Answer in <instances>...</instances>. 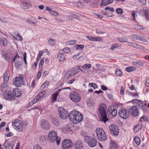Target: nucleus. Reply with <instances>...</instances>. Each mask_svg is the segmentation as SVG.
I'll return each instance as SVG.
<instances>
[{"label":"nucleus","mask_w":149,"mask_h":149,"mask_svg":"<svg viewBox=\"0 0 149 149\" xmlns=\"http://www.w3.org/2000/svg\"><path fill=\"white\" fill-rule=\"evenodd\" d=\"M68 118L72 122L74 123L81 122L83 119L81 114L78 111L73 110L68 115Z\"/></svg>","instance_id":"obj_1"},{"label":"nucleus","mask_w":149,"mask_h":149,"mask_svg":"<svg viewBox=\"0 0 149 149\" xmlns=\"http://www.w3.org/2000/svg\"><path fill=\"white\" fill-rule=\"evenodd\" d=\"M106 110L107 107L104 104L101 103L99 105L98 111L100 115V120L105 123L108 120L106 113Z\"/></svg>","instance_id":"obj_2"},{"label":"nucleus","mask_w":149,"mask_h":149,"mask_svg":"<svg viewBox=\"0 0 149 149\" xmlns=\"http://www.w3.org/2000/svg\"><path fill=\"white\" fill-rule=\"evenodd\" d=\"M48 139L50 142H56L57 145L60 144L61 138L58 136L56 132L54 130L51 131L48 134Z\"/></svg>","instance_id":"obj_3"},{"label":"nucleus","mask_w":149,"mask_h":149,"mask_svg":"<svg viewBox=\"0 0 149 149\" xmlns=\"http://www.w3.org/2000/svg\"><path fill=\"white\" fill-rule=\"evenodd\" d=\"M97 136L99 140L104 141L106 140L107 136L105 132L101 128H97L96 130Z\"/></svg>","instance_id":"obj_4"},{"label":"nucleus","mask_w":149,"mask_h":149,"mask_svg":"<svg viewBox=\"0 0 149 149\" xmlns=\"http://www.w3.org/2000/svg\"><path fill=\"white\" fill-rule=\"evenodd\" d=\"M70 99L73 102H78L81 100V97L79 94L75 91H72L69 94Z\"/></svg>","instance_id":"obj_5"},{"label":"nucleus","mask_w":149,"mask_h":149,"mask_svg":"<svg viewBox=\"0 0 149 149\" xmlns=\"http://www.w3.org/2000/svg\"><path fill=\"white\" fill-rule=\"evenodd\" d=\"M13 126H14L15 128L19 132L22 131L23 128V124L19 120H16L12 122Z\"/></svg>","instance_id":"obj_6"},{"label":"nucleus","mask_w":149,"mask_h":149,"mask_svg":"<svg viewBox=\"0 0 149 149\" xmlns=\"http://www.w3.org/2000/svg\"><path fill=\"white\" fill-rule=\"evenodd\" d=\"M133 102L134 103H136V105L138 106L140 109H141L143 112H145L146 111L147 109L146 104V103H143V101L136 99L133 100Z\"/></svg>","instance_id":"obj_7"},{"label":"nucleus","mask_w":149,"mask_h":149,"mask_svg":"<svg viewBox=\"0 0 149 149\" xmlns=\"http://www.w3.org/2000/svg\"><path fill=\"white\" fill-rule=\"evenodd\" d=\"M111 134L114 136H117L118 134L119 130L117 125L114 124H111L109 126Z\"/></svg>","instance_id":"obj_8"},{"label":"nucleus","mask_w":149,"mask_h":149,"mask_svg":"<svg viewBox=\"0 0 149 149\" xmlns=\"http://www.w3.org/2000/svg\"><path fill=\"white\" fill-rule=\"evenodd\" d=\"M107 113L110 118H114L117 113V111L116 109V107L113 106H111L109 107Z\"/></svg>","instance_id":"obj_9"},{"label":"nucleus","mask_w":149,"mask_h":149,"mask_svg":"<svg viewBox=\"0 0 149 149\" xmlns=\"http://www.w3.org/2000/svg\"><path fill=\"white\" fill-rule=\"evenodd\" d=\"M58 111L60 118L65 119L68 117L67 112L63 107H60L59 108Z\"/></svg>","instance_id":"obj_10"},{"label":"nucleus","mask_w":149,"mask_h":149,"mask_svg":"<svg viewBox=\"0 0 149 149\" xmlns=\"http://www.w3.org/2000/svg\"><path fill=\"white\" fill-rule=\"evenodd\" d=\"M73 145L71 141L68 139H65L62 142V146L63 149L70 148Z\"/></svg>","instance_id":"obj_11"},{"label":"nucleus","mask_w":149,"mask_h":149,"mask_svg":"<svg viewBox=\"0 0 149 149\" xmlns=\"http://www.w3.org/2000/svg\"><path fill=\"white\" fill-rule=\"evenodd\" d=\"M23 83V77H17L13 81V84L16 87L20 86Z\"/></svg>","instance_id":"obj_12"},{"label":"nucleus","mask_w":149,"mask_h":149,"mask_svg":"<svg viewBox=\"0 0 149 149\" xmlns=\"http://www.w3.org/2000/svg\"><path fill=\"white\" fill-rule=\"evenodd\" d=\"M119 116L123 119H127L129 117V113L127 110L121 109L119 110Z\"/></svg>","instance_id":"obj_13"},{"label":"nucleus","mask_w":149,"mask_h":149,"mask_svg":"<svg viewBox=\"0 0 149 149\" xmlns=\"http://www.w3.org/2000/svg\"><path fill=\"white\" fill-rule=\"evenodd\" d=\"M12 92L11 91H6L4 93V98L6 100H13V95L12 94Z\"/></svg>","instance_id":"obj_14"},{"label":"nucleus","mask_w":149,"mask_h":149,"mask_svg":"<svg viewBox=\"0 0 149 149\" xmlns=\"http://www.w3.org/2000/svg\"><path fill=\"white\" fill-rule=\"evenodd\" d=\"M130 113L134 116H137L139 114V112L136 106L132 107L129 109Z\"/></svg>","instance_id":"obj_15"},{"label":"nucleus","mask_w":149,"mask_h":149,"mask_svg":"<svg viewBox=\"0 0 149 149\" xmlns=\"http://www.w3.org/2000/svg\"><path fill=\"white\" fill-rule=\"evenodd\" d=\"M139 14L140 15L146 16V19L149 21V9L141 10Z\"/></svg>","instance_id":"obj_16"},{"label":"nucleus","mask_w":149,"mask_h":149,"mask_svg":"<svg viewBox=\"0 0 149 149\" xmlns=\"http://www.w3.org/2000/svg\"><path fill=\"white\" fill-rule=\"evenodd\" d=\"M87 143L89 146L93 147L96 146L97 141L95 138L89 137V139Z\"/></svg>","instance_id":"obj_17"},{"label":"nucleus","mask_w":149,"mask_h":149,"mask_svg":"<svg viewBox=\"0 0 149 149\" xmlns=\"http://www.w3.org/2000/svg\"><path fill=\"white\" fill-rule=\"evenodd\" d=\"M83 143L80 141L77 140L74 144V146L75 149H82Z\"/></svg>","instance_id":"obj_18"},{"label":"nucleus","mask_w":149,"mask_h":149,"mask_svg":"<svg viewBox=\"0 0 149 149\" xmlns=\"http://www.w3.org/2000/svg\"><path fill=\"white\" fill-rule=\"evenodd\" d=\"M64 54L61 52V51L58 54L57 58L59 61L62 62H64L65 61V56Z\"/></svg>","instance_id":"obj_19"},{"label":"nucleus","mask_w":149,"mask_h":149,"mask_svg":"<svg viewBox=\"0 0 149 149\" xmlns=\"http://www.w3.org/2000/svg\"><path fill=\"white\" fill-rule=\"evenodd\" d=\"M41 126L42 128L45 130L49 129L50 127L48 122L47 121H42L41 123Z\"/></svg>","instance_id":"obj_20"},{"label":"nucleus","mask_w":149,"mask_h":149,"mask_svg":"<svg viewBox=\"0 0 149 149\" xmlns=\"http://www.w3.org/2000/svg\"><path fill=\"white\" fill-rule=\"evenodd\" d=\"M113 1V0H102V2L100 4V6H107L112 3Z\"/></svg>","instance_id":"obj_21"},{"label":"nucleus","mask_w":149,"mask_h":149,"mask_svg":"<svg viewBox=\"0 0 149 149\" xmlns=\"http://www.w3.org/2000/svg\"><path fill=\"white\" fill-rule=\"evenodd\" d=\"M3 146L6 149H13V146L10 145V143L8 141L6 140L3 145Z\"/></svg>","instance_id":"obj_22"},{"label":"nucleus","mask_w":149,"mask_h":149,"mask_svg":"<svg viewBox=\"0 0 149 149\" xmlns=\"http://www.w3.org/2000/svg\"><path fill=\"white\" fill-rule=\"evenodd\" d=\"M8 41L7 39L5 38H2L1 39L0 43L1 45L4 46L7 45V44Z\"/></svg>","instance_id":"obj_23"},{"label":"nucleus","mask_w":149,"mask_h":149,"mask_svg":"<svg viewBox=\"0 0 149 149\" xmlns=\"http://www.w3.org/2000/svg\"><path fill=\"white\" fill-rule=\"evenodd\" d=\"M10 76V74L9 72L7 71L4 76L3 79L5 83H6L8 81L9 79V78Z\"/></svg>","instance_id":"obj_24"},{"label":"nucleus","mask_w":149,"mask_h":149,"mask_svg":"<svg viewBox=\"0 0 149 149\" xmlns=\"http://www.w3.org/2000/svg\"><path fill=\"white\" fill-rule=\"evenodd\" d=\"M136 39H135L136 40H140L144 42H148L147 40L143 36L136 35Z\"/></svg>","instance_id":"obj_25"},{"label":"nucleus","mask_w":149,"mask_h":149,"mask_svg":"<svg viewBox=\"0 0 149 149\" xmlns=\"http://www.w3.org/2000/svg\"><path fill=\"white\" fill-rule=\"evenodd\" d=\"M78 68H75L72 69L71 71L73 74L78 73L80 71L79 66H77Z\"/></svg>","instance_id":"obj_26"},{"label":"nucleus","mask_w":149,"mask_h":149,"mask_svg":"<svg viewBox=\"0 0 149 149\" xmlns=\"http://www.w3.org/2000/svg\"><path fill=\"white\" fill-rule=\"evenodd\" d=\"M52 122L54 125L55 126H58L60 124L59 120L56 118L52 119Z\"/></svg>","instance_id":"obj_27"},{"label":"nucleus","mask_w":149,"mask_h":149,"mask_svg":"<svg viewBox=\"0 0 149 149\" xmlns=\"http://www.w3.org/2000/svg\"><path fill=\"white\" fill-rule=\"evenodd\" d=\"M74 75L72 73L71 71L68 72L64 76V77L65 78L68 79L70 77Z\"/></svg>","instance_id":"obj_28"},{"label":"nucleus","mask_w":149,"mask_h":149,"mask_svg":"<svg viewBox=\"0 0 149 149\" xmlns=\"http://www.w3.org/2000/svg\"><path fill=\"white\" fill-rule=\"evenodd\" d=\"M110 147L113 149H116L118 147V146L116 143L114 141H111L110 142Z\"/></svg>","instance_id":"obj_29"},{"label":"nucleus","mask_w":149,"mask_h":149,"mask_svg":"<svg viewBox=\"0 0 149 149\" xmlns=\"http://www.w3.org/2000/svg\"><path fill=\"white\" fill-rule=\"evenodd\" d=\"M133 64L136 66L138 68H139L141 67L143 65V63L140 61H138L137 62H134L133 63Z\"/></svg>","instance_id":"obj_30"},{"label":"nucleus","mask_w":149,"mask_h":149,"mask_svg":"<svg viewBox=\"0 0 149 149\" xmlns=\"http://www.w3.org/2000/svg\"><path fill=\"white\" fill-rule=\"evenodd\" d=\"M58 92H56L52 95V102H54L56 100L57 97L58 95Z\"/></svg>","instance_id":"obj_31"},{"label":"nucleus","mask_w":149,"mask_h":149,"mask_svg":"<svg viewBox=\"0 0 149 149\" xmlns=\"http://www.w3.org/2000/svg\"><path fill=\"white\" fill-rule=\"evenodd\" d=\"M48 43L52 46H54L56 43L55 40L52 38H49L48 41Z\"/></svg>","instance_id":"obj_32"},{"label":"nucleus","mask_w":149,"mask_h":149,"mask_svg":"<svg viewBox=\"0 0 149 149\" xmlns=\"http://www.w3.org/2000/svg\"><path fill=\"white\" fill-rule=\"evenodd\" d=\"M40 98L38 95L36 96L32 100L33 104L37 102Z\"/></svg>","instance_id":"obj_33"},{"label":"nucleus","mask_w":149,"mask_h":149,"mask_svg":"<svg viewBox=\"0 0 149 149\" xmlns=\"http://www.w3.org/2000/svg\"><path fill=\"white\" fill-rule=\"evenodd\" d=\"M118 40L120 42L122 43L127 42L128 39L125 37L123 38H118Z\"/></svg>","instance_id":"obj_34"},{"label":"nucleus","mask_w":149,"mask_h":149,"mask_svg":"<svg viewBox=\"0 0 149 149\" xmlns=\"http://www.w3.org/2000/svg\"><path fill=\"white\" fill-rule=\"evenodd\" d=\"M136 69V68L133 67H129L127 68L126 70L127 72H130L135 70Z\"/></svg>","instance_id":"obj_35"},{"label":"nucleus","mask_w":149,"mask_h":149,"mask_svg":"<svg viewBox=\"0 0 149 149\" xmlns=\"http://www.w3.org/2000/svg\"><path fill=\"white\" fill-rule=\"evenodd\" d=\"M26 22L28 23L33 24L34 26H36V25L37 22H33L30 19L28 18L26 21Z\"/></svg>","instance_id":"obj_36"},{"label":"nucleus","mask_w":149,"mask_h":149,"mask_svg":"<svg viewBox=\"0 0 149 149\" xmlns=\"http://www.w3.org/2000/svg\"><path fill=\"white\" fill-rule=\"evenodd\" d=\"M81 135L83 137H85L84 140L86 141H87L89 139V137L88 136L87 134L84 132H82L81 133Z\"/></svg>","instance_id":"obj_37"},{"label":"nucleus","mask_w":149,"mask_h":149,"mask_svg":"<svg viewBox=\"0 0 149 149\" xmlns=\"http://www.w3.org/2000/svg\"><path fill=\"white\" fill-rule=\"evenodd\" d=\"M75 5L79 8H82L84 6V5H83L82 3L80 1L77 3L75 4Z\"/></svg>","instance_id":"obj_38"},{"label":"nucleus","mask_w":149,"mask_h":149,"mask_svg":"<svg viewBox=\"0 0 149 149\" xmlns=\"http://www.w3.org/2000/svg\"><path fill=\"white\" fill-rule=\"evenodd\" d=\"M120 46L118 44H115L112 45L110 49L111 50H113L115 48L120 47Z\"/></svg>","instance_id":"obj_39"},{"label":"nucleus","mask_w":149,"mask_h":149,"mask_svg":"<svg viewBox=\"0 0 149 149\" xmlns=\"http://www.w3.org/2000/svg\"><path fill=\"white\" fill-rule=\"evenodd\" d=\"M76 42V41L75 40H71L67 42L66 44L67 45H72L75 44Z\"/></svg>","instance_id":"obj_40"},{"label":"nucleus","mask_w":149,"mask_h":149,"mask_svg":"<svg viewBox=\"0 0 149 149\" xmlns=\"http://www.w3.org/2000/svg\"><path fill=\"white\" fill-rule=\"evenodd\" d=\"M94 104L95 103L94 102H91L90 101H88L87 102V104L90 107H93Z\"/></svg>","instance_id":"obj_41"},{"label":"nucleus","mask_w":149,"mask_h":149,"mask_svg":"<svg viewBox=\"0 0 149 149\" xmlns=\"http://www.w3.org/2000/svg\"><path fill=\"white\" fill-rule=\"evenodd\" d=\"M15 66L16 68H19L21 65V62L17 60L15 62Z\"/></svg>","instance_id":"obj_42"},{"label":"nucleus","mask_w":149,"mask_h":149,"mask_svg":"<svg viewBox=\"0 0 149 149\" xmlns=\"http://www.w3.org/2000/svg\"><path fill=\"white\" fill-rule=\"evenodd\" d=\"M134 141L135 143L138 145H139L141 143L140 139L137 137H135L134 138Z\"/></svg>","instance_id":"obj_43"},{"label":"nucleus","mask_w":149,"mask_h":149,"mask_svg":"<svg viewBox=\"0 0 149 149\" xmlns=\"http://www.w3.org/2000/svg\"><path fill=\"white\" fill-rule=\"evenodd\" d=\"M77 49L81 50L84 48V46L83 45H75Z\"/></svg>","instance_id":"obj_44"},{"label":"nucleus","mask_w":149,"mask_h":149,"mask_svg":"<svg viewBox=\"0 0 149 149\" xmlns=\"http://www.w3.org/2000/svg\"><path fill=\"white\" fill-rule=\"evenodd\" d=\"M131 44L133 47L136 48H140L141 47L140 45L135 43H132Z\"/></svg>","instance_id":"obj_45"},{"label":"nucleus","mask_w":149,"mask_h":149,"mask_svg":"<svg viewBox=\"0 0 149 149\" xmlns=\"http://www.w3.org/2000/svg\"><path fill=\"white\" fill-rule=\"evenodd\" d=\"M91 67V65L90 64H86L83 66V68L85 69H90Z\"/></svg>","instance_id":"obj_46"},{"label":"nucleus","mask_w":149,"mask_h":149,"mask_svg":"<svg viewBox=\"0 0 149 149\" xmlns=\"http://www.w3.org/2000/svg\"><path fill=\"white\" fill-rule=\"evenodd\" d=\"M89 86H91L92 87H93L94 89H95L97 88V85L93 83H89Z\"/></svg>","instance_id":"obj_47"},{"label":"nucleus","mask_w":149,"mask_h":149,"mask_svg":"<svg viewBox=\"0 0 149 149\" xmlns=\"http://www.w3.org/2000/svg\"><path fill=\"white\" fill-rule=\"evenodd\" d=\"M80 53H79L77 55L74 56H73V58L74 60H78L80 58L82 57V56H80Z\"/></svg>","instance_id":"obj_48"},{"label":"nucleus","mask_w":149,"mask_h":149,"mask_svg":"<svg viewBox=\"0 0 149 149\" xmlns=\"http://www.w3.org/2000/svg\"><path fill=\"white\" fill-rule=\"evenodd\" d=\"M116 74L118 76H120L122 74V72L120 70L117 69L116 71Z\"/></svg>","instance_id":"obj_49"},{"label":"nucleus","mask_w":149,"mask_h":149,"mask_svg":"<svg viewBox=\"0 0 149 149\" xmlns=\"http://www.w3.org/2000/svg\"><path fill=\"white\" fill-rule=\"evenodd\" d=\"M24 5H22L21 6L22 8L24 9H27L29 7L28 6H29V4L27 3H26L24 4Z\"/></svg>","instance_id":"obj_50"},{"label":"nucleus","mask_w":149,"mask_h":149,"mask_svg":"<svg viewBox=\"0 0 149 149\" xmlns=\"http://www.w3.org/2000/svg\"><path fill=\"white\" fill-rule=\"evenodd\" d=\"M45 93V92L44 91H42L41 92H40L38 95L40 98L42 97Z\"/></svg>","instance_id":"obj_51"},{"label":"nucleus","mask_w":149,"mask_h":149,"mask_svg":"<svg viewBox=\"0 0 149 149\" xmlns=\"http://www.w3.org/2000/svg\"><path fill=\"white\" fill-rule=\"evenodd\" d=\"M94 38V41H100L102 40V39L99 37H95Z\"/></svg>","instance_id":"obj_52"},{"label":"nucleus","mask_w":149,"mask_h":149,"mask_svg":"<svg viewBox=\"0 0 149 149\" xmlns=\"http://www.w3.org/2000/svg\"><path fill=\"white\" fill-rule=\"evenodd\" d=\"M90 6L92 8L95 7L97 6L96 2L95 1L92 2L90 4Z\"/></svg>","instance_id":"obj_53"},{"label":"nucleus","mask_w":149,"mask_h":149,"mask_svg":"<svg viewBox=\"0 0 149 149\" xmlns=\"http://www.w3.org/2000/svg\"><path fill=\"white\" fill-rule=\"evenodd\" d=\"M116 12L118 14H122L123 13V10L121 8H118L116 10Z\"/></svg>","instance_id":"obj_54"},{"label":"nucleus","mask_w":149,"mask_h":149,"mask_svg":"<svg viewBox=\"0 0 149 149\" xmlns=\"http://www.w3.org/2000/svg\"><path fill=\"white\" fill-rule=\"evenodd\" d=\"M96 32L98 34H102L105 33L104 32L102 31L101 30L99 29H97L96 30Z\"/></svg>","instance_id":"obj_55"},{"label":"nucleus","mask_w":149,"mask_h":149,"mask_svg":"<svg viewBox=\"0 0 149 149\" xmlns=\"http://www.w3.org/2000/svg\"><path fill=\"white\" fill-rule=\"evenodd\" d=\"M62 51L65 52V53H67L69 52L70 51V50L69 48L67 47H66L62 50Z\"/></svg>","instance_id":"obj_56"},{"label":"nucleus","mask_w":149,"mask_h":149,"mask_svg":"<svg viewBox=\"0 0 149 149\" xmlns=\"http://www.w3.org/2000/svg\"><path fill=\"white\" fill-rule=\"evenodd\" d=\"M16 36L17 37L16 38V40L19 41H22V38L20 35L17 34Z\"/></svg>","instance_id":"obj_57"},{"label":"nucleus","mask_w":149,"mask_h":149,"mask_svg":"<svg viewBox=\"0 0 149 149\" xmlns=\"http://www.w3.org/2000/svg\"><path fill=\"white\" fill-rule=\"evenodd\" d=\"M40 140L42 141L45 142L46 141V138L45 136H42L39 138Z\"/></svg>","instance_id":"obj_58"},{"label":"nucleus","mask_w":149,"mask_h":149,"mask_svg":"<svg viewBox=\"0 0 149 149\" xmlns=\"http://www.w3.org/2000/svg\"><path fill=\"white\" fill-rule=\"evenodd\" d=\"M94 37H93L92 36H86V38L87 39H89V40L92 41H94L95 38Z\"/></svg>","instance_id":"obj_59"},{"label":"nucleus","mask_w":149,"mask_h":149,"mask_svg":"<svg viewBox=\"0 0 149 149\" xmlns=\"http://www.w3.org/2000/svg\"><path fill=\"white\" fill-rule=\"evenodd\" d=\"M14 95L15 96L17 97H19L21 95V94L20 93L18 92V91H15V92Z\"/></svg>","instance_id":"obj_60"},{"label":"nucleus","mask_w":149,"mask_h":149,"mask_svg":"<svg viewBox=\"0 0 149 149\" xmlns=\"http://www.w3.org/2000/svg\"><path fill=\"white\" fill-rule=\"evenodd\" d=\"M79 69L80 70H81L82 72L86 73V69L84 68H83V66L80 67H79Z\"/></svg>","instance_id":"obj_61"},{"label":"nucleus","mask_w":149,"mask_h":149,"mask_svg":"<svg viewBox=\"0 0 149 149\" xmlns=\"http://www.w3.org/2000/svg\"><path fill=\"white\" fill-rule=\"evenodd\" d=\"M105 9L106 10H109L112 12H113L114 11V9L113 8L110 7H106L105 8Z\"/></svg>","instance_id":"obj_62"},{"label":"nucleus","mask_w":149,"mask_h":149,"mask_svg":"<svg viewBox=\"0 0 149 149\" xmlns=\"http://www.w3.org/2000/svg\"><path fill=\"white\" fill-rule=\"evenodd\" d=\"M50 13L53 15H54V16H56L58 15V13L57 12L55 11H51V12H50Z\"/></svg>","instance_id":"obj_63"},{"label":"nucleus","mask_w":149,"mask_h":149,"mask_svg":"<svg viewBox=\"0 0 149 149\" xmlns=\"http://www.w3.org/2000/svg\"><path fill=\"white\" fill-rule=\"evenodd\" d=\"M64 131L69 132L70 130V128L68 126H66L63 129Z\"/></svg>","instance_id":"obj_64"}]
</instances>
